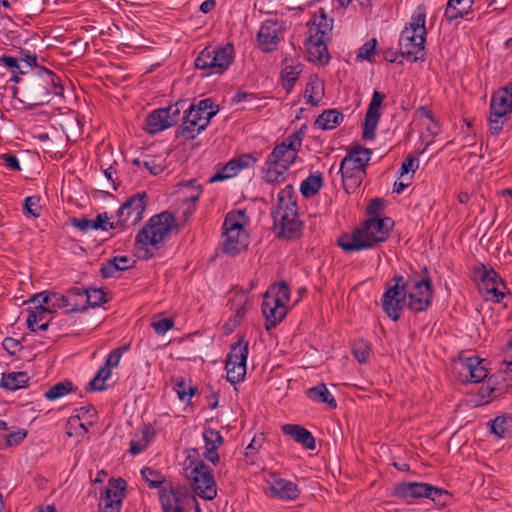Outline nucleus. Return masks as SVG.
Returning <instances> with one entry per match:
<instances>
[{
  "instance_id": "412c9836",
  "label": "nucleus",
  "mask_w": 512,
  "mask_h": 512,
  "mask_svg": "<svg viewBox=\"0 0 512 512\" xmlns=\"http://www.w3.org/2000/svg\"><path fill=\"white\" fill-rule=\"evenodd\" d=\"M459 374L470 383H479L487 377V369L483 360L477 356L460 358L458 361Z\"/></svg>"
},
{
  "instance_id": "680f3d73",
  "label": "nucleus",
  "mask_w": 512,
  "mask_h": 512,
  "mask_svg": "<svg viewBox=\"0 0 512 512\" xmlns=\"http://www.w3.org/2000/svg\"><path fill=\"white\" fill-rule=\"evenodd\" d=\"M151 326L157 334L162 335L173 328L174 321L171 318H162L153 321Z\"/></svg>"
},
{
  "instance_id": "4c0bfd02",
  "label": "nucleus",
  "mask_w": 512,
  "mask_h": 512,
  "mask_svg": "<svg viewBox=\"0 0 512 512\" xmlns=\"http://www.w3.org/2000/svg\"><path fill=\"white\" fill-rule=\"evenodd\" d=\"M248 357V342L240 338L238 342L231 346V351L227 356L226 363L235 362L246 364Z\"/></svg>"
},
{
  "instance_id": "ddd939ff",
  "label": "nucleus",
  "mask_w": 512,
  "mask_h": 512,
  "mask_svg": "<svg viewBox=\"0 0 512 512\" xmlns=\"http://www.w3.org/2000/svg\"><path fill=\"white\" fill-rule=\"evenodd\" d=\"M410 286L407 289L409 299L407 307L413 312H423L431 305L433 290L429 277L421 279H408Z\"/></svg>"
},
{
  "instance_id": "2f4dec72",
  "label": "nucleus",
  "mask_w": 512,
  "mask_h": 512,
  "mask_svg": "<svg viewBox=\"0 0 512 512\" xmlns=\"http://www.w3.org/2000/svg\"><path fill=\"white\" fill-rule=\"evenodd\" d=\"M307 396L317 402L327 404L332 409L337 407L335 398L331 395L324 383H319L318 385L309 388L307 390Z\"/></svg>"
},
{
  "instance_id": "f8f14e48",
  "label": "nucleus",
  "mask_w": 512,
  "mask_h": 512,
  "mask_svg": "<svg viewBox=\"0 0 512 512\" xmlns=\"http://www.w3.org/2000/svg\"><path fill=\"white\" fill-rule=\"evenodd\" d=\"M393 285H388L381 297V306L385 314L393 321L401 317V313L406 305L407 289L410 281H405L403 276L398 275L393 278Z\"/></svg>"
},
{
  "instance_id": "0e129e2a",
  "label": "nucleus",
  "mask_w": 512,
  "mask_h": 512,
  "mask_svg": "<svg viewBox=\"0 0 512 512\" xmlns=\"http://www.w3.org/2000/svg\"><path fill=\"white\" fill-rule=\"evenodd\" d=\"M234 161H236V167L238 171L252 167L257 159L252 154H242L237 158H233Z\"/></svg>"
},
{
  "instance_id": "aec40b11",
  "label": "nucleus",
  "mask_w": 512,
  "mask_h": 512,
  "mask_svg": "<svg viewBox=\"0 0 512 512\" xmlns=\"http://www.w3.org/2000/svg\"><path fill=\"white\" fill-rule=\"evenodd\" d=\"M262 313L266 319L265 328L270 330L276 327L286 316V305L279 304L278 299H272L270 291H266L263 296Z\"/></svg>"
},
{
  "instance_id": "f257e3e1",
  "label": "nucleus",
  "mask_w": 512,
  "mask_h": 512,
  "mask_svg": "<svg viewBox=\"0 0 512 512\" xmlns=\"http://www.w3.org/2000/svg\"><path fill=\"white\" fill-rule=\"evenodd\" d=\"M393 225L394 221L389 217H371L363 222L362 227L356 228L351 234L341 235L337 244L346 252L373 248L389 238Z\"/></svg>"
},
{
  "instance_id": "b1692460",
  "label": "nucleus",
  "mask_w": 512,
  "mask_h": 512,
  "mask_svg": "<svg viewBox=\"0 0 512 512\" xmlns=\"http://www.w3.org/2000/svg\"><path fill=\"white\" fill-rule=\"evenodd\" d=\"M270 490L274 497L282 500H296L300 495V489L297 484L292 481L279 478L276 475L272 476Z\"/></svg>"
},
{
  "instance_id": "c756f323",
  "label": "nucleus",
  "mask_w": 512,
  "mask_h": 512,
  "mask_svg": "<svg viewBox=\"0 0 512 512\" xmlns=\"http://www.w3.org/2000/svg\"><path fill=\"white\" fill-rule=\"evenodd\" d=\"M146 131L150 134H156L171 127V122H168L167 112L164 109H156L146 117Z\"/></svg>"
},
{
  "instance_id": "69168bd1",
  "label": "nucleus",
  "mask_w": 512,
  "mask_h": 512,
  "mask_svg": "<svg viewBox=\"0 0 512 512\" xmlns=\"http://www.w3.org/2000/svg\"><path fill=\"white\" fill-rule=\"evenodd\" d=\"M2 346L10 355H16L22 349L20 341L12 337H6L2 342Z\"/></svg>"
},
{
  "instance_id": "bb28decb",
  "label": "nucleus",
  "mask_w": 512,
  "mask_h": 512,
  "mask_svg": "<svg viewBox=\"0 0 512 512\" xmlns=\"http://www.w3.org/2000/svg\"><path fill=\"white\" fill-rule=\"evenodd\" d=\"M282 432L309 450H314L316 447L314 436L303 426L285 424L282 426Z\"/></svg>"
},
{
  "instance_id": "6ab92c4d",
  "label": "nucleus",
  "mask_w": 512,
  "mask_h": 512,
  "mask_svg": "<svg viewBox=\"0 0 512 512\" xmlns=\"http://www.w3.org/2000/svg\"><path fill=\"white\" fill-rule=\"evenodd\" d=\"M159 498L163 512H186L189 505V491L186 488L161 489Z\"/></svg>"
},
{
  "instance_id": "de8ad7c7",
  "label": "nucleus",
  "mask_w": 512,
  "mask_h": 512,
  "mask_svg": "<svg viewBox=\"0 0 512 512\" xmlns=\"http://www.w3.org/2000/svg\"><path fill=\"white\" fill-rule=\"evenodd\" d=\"M186 105V100H180L167 108H163L164 112H167V119L168 122H171V127L178 123L181 111L186 109Z\"/></svg>"
},
{
  "instance_id": "338daca9",
  "label": "nucleus",
  "mask_w": 512,
  "mask_h": 512,
  "mask_svg": "<svg viewBox=\"0 0 512 512\" xmlns=\"http://www.w3.org/2000/svg\"><path fill=\"white\" fill-rule=\"evenodd\" d=\"M143 166L152 174V175H158L163 170L164 167L161 163L157 161L156 158L150 157L147 160L143 161Z\"/></svg>"
},
{
  "instance_id": "4be33fe9",
  "label": "nucleus",
  "mask_w": 512,
  "mask_h": 512,
  "mask_svg": "<svg viewBox=\"0 0 512 512\" xmlns=\"http://www.w3.org/2000/svg\"><path fill=\"white\" fill-rule=\"evenodd\" d=\"M280 26L271 20L265 21L257 35L259 47L264 52H272L280 42Z\"/></svg>"
},
{
  "instance_id": "6e6552de",
  "label": "nucleus",
  "mask_w": 512,
  "mask_h": 512,
  "mask_svg": "<svg viewBox=\"0 0 512 512\" xmlns=\"http://www.w3.org/2000/svg\"><path fill=\"white\" fill-rule=\"evenodd\" d=\"M177 226L174 214L168 211L152 216L138 232L136 244L157 246Z\"/></svg>"
},
{
  "instance_id": "bf43d9fd",
  "label": "nucleus",
  "mask_w": 512,
  "mask_h": 512,
  "mask_svg": "<svg viewBox=\"0 0 512 512\" xmlns=\"http://www.w3.org/2000/svg\"><path fill=\"white\" fill-rule=\"evenodd\" d=\"M39 202L40 198L38 196L27 197L24 202V210L33 217H39L41 209Z\"/></svg>"
},
{
  "instance_id": "0eeeda50",
  "label": "nucleus",
  "mask_w": 512,
  "mask_h": 512,
  "mask_svg": "<svg viewBox=\"0 0 512 512\" xmlns=\"http://www.w3.org/2000/svg\"><path fill=\"white\" fill-rule=\"evenodd\" d=\"M184 464L185 475L191 481L194 492L204 499L213 500L217 490L211 468L203 461L192 459L190 456Z\"/></svg>"
},
{
  "instance_id": "f3484780",
  "label": "nucleus",
  "mask_w": 512,
  "mask_h": 512,
  "mask_svg": "<svg viewBox=\"0 0 512 512\" xmlns=\"http://www.w3.org/2000/svg\"><path fill=\"white\" fill-rule=\"evenodd\" d=\"M385 98L386 95L383 92L374 91L362 125V138L364 140H372L375 138L376 128L381 117L380 109Z\"/></svg>"
},
{
  "instance_id": "f03ea898",
  "label": "nucleus",
  "mask_w": 512,
  "mask_h": 512,
  "mask_svg": "<svg viewBox=\"0 0 512 512\" xmlns=\"http://www.w3.org/2000/svg\"><path fill=\"white\" fill-rule=\"evenodd\" d=\"M293 187L287 185L278 194L276 209L272 212L273 231L277 238L295 240L301 237L303 222L297 213V203L293 198Z\"/></svg>"
},
{
  "instance_id": "3c124183",
  "label": "nucleus",
  "mask_w": 512,
  "mask_h": 512,
  "mask_svg": "<svg viewBox=\"0 0 512 512\" xmlns=\"http://www.w3.org/2000/svg\"><path fill=\"white\" fill-rule=\"evenodd\" d=\"M116 258L113 257L108 259L105 263L102 264L100 273L103 278H111L115 277L116 273L119 271H125L121 264L116 262Z\"/></svg>"
},
{
  "instance_id": "2eb2a0df",
  "label": "nucleus",
  "mask_w": 512,
  "mask_h": 512,
  "mask_svg": "<svg viewBox=\"0 0 512 512\" xmlns=\"http://www.w3.org/2000/svg\"><path fill=\"white\" fill-rule=\"evenodd\" d=\"M426 36L416 32H409V28H405L401 32L399 39L400 55L412 62L424 61L426 57Z\"/></svg>"
},
{
  "instance_id": "58836bf2",
  "label": "nucleus",
  "mask_w": 512,
  "mask_h": 512,
  "mask_svg": "<svg viewBox=\"0 0 512 512\" xmlns=\"http://www.w3.org/2000/svg\"><path fill=\"white\" fill-rule=\"evenodd\" d=\"M83 294V289L78 287H73L68 291L69 309L67 310V313L83 312L87 310L85 300L82 298Z\"/></svg>"
},
{
  "instance_id": "393cba45",
  "label": "nucleus",
  "mask_w": 512,
  "mask_h": 512,
  "mask_svg": "<svg viewBox=\"0 0 512 512\" xmlns=\"http://www.w3.org/2000/svg\"><path fill=\"white\" fill-rule=\"evenodd\" d=\"M490 110L503 112L505 115L512 113V82L498 89L491 97Z\"/></svg>"
},
{
  "instance_id": "09e8293b",
  "label": "nucleus",
  "mask_w": 512,
  "mask_h": 512,
  "mask_svg": "<svg viewBox=\"0 0 512 512\" xmlns=\"http://www.w3.org/2000/svg\"><path fill=\"white\" fill-rule=\"evenodd\" d=\"M507 115L503 112H494L490 110L489 129L492 135H497L503 129Z\"/></svg>"
},
{
  "instance_id": "a18cd8bd",
  "label": "nucleus",
  "mask_w": 512,
  "mask_h": 512,
  "mask_svg": "<svg viewBox=\"0 0 512 512\" xmlns=\"http://www.w3.org/2000/svg\"><path fill=\"white\" fill-rule=\"evenodd\" d=\"M268 291L271 292L273 300H279V304L286 305L290 300V288L285 281L273 285Z\"/></svg>"
},
{
  "instance_id": "e2e57ef3",
  "label": "nucleus",
  "mask_w": 512,
  "mask_h": 512,
  "mask_svg": "<svg viewBox=\"0 0 512 512\" xmlns=\"http://www.w3.org/2000/svg\"><path fill=\"white\" fill-rule=\"evenodd\" d=\"M418 165V158L411 155L407 156L401 165L400 177L409 173V171L415 172V170L418 168Z\"/></svg>"
},
{
  "instance_id": "e433bc0d",
  "label": "nucleus",
  "mask_w": 512,
  "mask_h": 512,
  "mask_svg": "<svg viewBox=\"0 0 512 512\" xmlns=\"http://www.w3.org/2000/svg\"><path fill=\"white\" fill-rule=\"evenodd\" d=\"M323 185V177L321 173L317 175L311 174L300 185V191L306 198L316 195Z\"/></svg>"
},
{
  "instance_id": "7c9ffc66",
  "label": "nucleus",
  "mask_w": 512,
  "mask_h": 512,
  "mask_svg": "<svg viewBox=\"0 0 512 512\" xmlns=\"http://www.w3.org/2000/svg\"><path fill=\"white\" fill-rule=\"evenodd\" d=\"M344 120V115L335 110L327 109L323 111L315 120V126L322 130H331L339 126Z\"/></svg>"
},
{
  "instance_id": "4468645a",
  "label": "nucleus",
  "mask_w": 512,
  "mask_h": 512,
  "mask_svg": "<svg viewBox=\"0 0 512 512\" xmlns=\"http://www.w3.org/2000/svg\"><path fill=\"white\" fill-rule=\"evenodd\" d=\"M147 205V194L145 192L137 193L131 196L121 205L117 212V225L125 229L129 226H135L142 218Z\"/></svg>"
},
{
  "instance_id": "a211bd4d",
  "label": "nucleus",
  "mask_w": 512,
  "mask_h": 512,
  "mask_svg": "<svg viewBox=\"0 0 512 512\" xmlns=\"http://www.w3.org/2000/svg\"><path fill=\"white\" fill-rule=\"evenodd\" d=\"M505 289V283L493 269L480 275L478 290L486 300L500 302L505 296Z\"/></svg>"
},
{
  "instance_id": "39448f33",
  "label": "nucleus",
  "mask_w": 512,
  "mask_h": 512,
  "mask_svg": "<svg viewBox=\"0 0 512 512\" xmlns=\"http://www.w3.org/2000/svg\"><path fill=\"white\" fill-rule=\"evenodd\" d=\"M333 28V19L328 18L324 10L315 15L309 28L310 36L307 42L309 60L320 64H327L330 56L326 41L330 39Z\"/></svg>"
},
{
  "instance_id": "dca6fc26",
  "label": "nucleus",
  "mask_w": 512,
  "mask_h": 512,
  "mask_svg": "<svg viewBox=\"0 0 512 512\" xmlns=\"http://www.w3.org/2000/svg\"><path fill=\"white\" fill-rule=\"evenodd\" d=\"M127 483L122 478H112L108 481L99 504L101 512H120L122 501L125 498Z\"/></svg>"
},
{
  "instance_id": "5701e85b",
  "label": "nucleus",
  "mask_w": 512,
  "mask_h": 512,
  "mask_svg": "<svg viewBox=\"0 0 512 512\" xmlns=\"http://www.w3.org/2000/svg\"><path fill=\"white\" fill-rule=\"evenodd\" d=\"M29 314L27 317L28 328L36 332L37 330L46 331L50 325V315L53 314V310L50 307L37 305L27 309Z\"/></svg>"
},
{
  "instance_id": "052dcab7",
  "label": "nucleus",
  "mask_w": 512,
  "mask_h": 512,
  "mask_svg": "<svg viewBox=\"0 0 512 512\" xmlns=\"http://www.w3.org/2000/svg\"><path fill=\"white\" fill-rule=\"evenodd\" d=\"M27 430L23 428H19L17 431L11 432L5 436L6 445L8 447H13L19 445L26 437Z\"/></svg>"
},
{
  "instance_id": "f704fd0d",
  "label": "nucleus",
  "mask_w": 512,
  "mask_h": 512,
  "mask_svg": "<svg viewBox=\"0 0 512 512\" xmlns=\"http://www.w3.org/2000/svg\"><path fill=\"white\" fill-rule=\"evenodd\" d=\"M302 72L300 64H286L281 72L283 88L290 92Z\"/></svg>"
},
{
  "instance_id": "5fc2aeb1",
  "label": "nucleus",
  "mask_w": 512,
  "mask_h": 512,
  "mask_svg": "<svg viewBox=\"0 0 512 512\" xmlns=\"http://www.w3.org/2000/svg\"><path fill=\"white\" fill-rule=\"evenodd\" d=\"M303 136L304 133L302 132V130H298L289 135L280 145H284L288 150L297 153L299 148L301 147Z\"/></svg>"
},
{
  "instance_id": "c03bdc74",
  "label": "nucleus",
  "mask_w": 512,
  "mask_h": 512,
  "mask_svg": "<svg viewBox=\"0 0 512 512\" xmlns=\"http://www.w3.org/2000/svg\"><path fill=\"white\" fill-rule=\"evenodd\" d=\"M227 381L236 384L244 380L246 375V364L230 362L226 363Z\"/></svg>"
},
{
  "instance_id": "72a5a7b5",
  "label": "nucleus",
  "mask_w": 512,
  "mask_h": 512,
  "mask_svg": "<svg viewBox=\"0 0 512 512\" xmlns=\"http://www.w3.org/2000/svg\"><path fill=\"white\" fill-rule=\"evenodd\" d=\"M426 22V7L424 5H418L414 10L409 26V32H416L422 35H427V29L425 27Z\"/></svg>"
},
{
  "instance_id": "774afa93",
  "label": "nucleus",
  "mask_w": 512,
  "mask_h": 512,
  "mask_svg": "<svg viewBox=\"0 0 512 512\" xmlns=\"http://www.w3.org/2000/svg\"><path fill=\"white\" fill-rule=\"evenodd\" d=\"M384 205H385V202H384L383 199L375 198V199L370 201L369 205L366 208V213L369 216L376 217V215L383 210Z\"/></svg>"
},
{
  "instance_id": "9b49d317",
  "label": "nucleus",
  "mask_w": 512,
  "mask_h": 512,
  "mask_svg": "<svg viewBox=\"0 0 512 512\" xmlns=\"http://www.w3.org/2000/svg\"><path fill=\"white\" fill-rule=\"evenodd\" d=\"M392 495L407 502L414 499L428 498L437 505H444L448 492L428 483L401 482L395 485Z\"/></svg>"
},
{
  "instance_id": "a19ab883",
  "label": "nucleus",
  "mask_w": 512,
  "mask_h": 512,
  "mask_svg": "<svg viewBox=\"0 0 512 512\" xmlns=\"http://www.w3.org/2000/svg\"><path fill=\"white\" fill-rule=\"evenodd\" d=\"M324 95V86L319 79L311 80L305 89V97L307 102L313 106H317Z\"/></svg>"
},
{
  "instance_id": "7ed1b4c3",
  "label": "nucleus",
  "mask_w": 512,
  "mask_h": 512,
  "mask_svg": "<svg viewBox=\"0 0 512 512\" xmlns=\"http://www.w3.org/2000/svg\"><path fill=\"white\" fill-rule=\"evenodd\" d=\"M26 89L30 108L49 103L51 94L60 96L64 91L61 78L44 67H37L34 76L28 81Z\"/></svg>"
},
{
  "instance_id": "423d86ee",
  "label": "nucleus",
  "mask_w": 512,
  "mask_h": 512,
  "mask_svg": "<svg viewBox=\"0 0 512 512\" xmlns=\"http://www.w3.org/2000/svg\"><path fill=\"white\" fill-rule=\"evenodd\" d=\"M371 157V150L357 147L351 150L341 161L340 172L343 188L347 193H353L362 183L365 167Z\"/></svg>"
},
{
  "instance_id": "4d7b16f0",
  "label": "nucleus",
  "mask_w": 512,
  "mask_h": 512,
  "mask_svg": "<svg viewBox=\"0 0 512 512\" xmlns=\"http://www.w3.org/2000/svg\"><path fill=\"white\" fill-rule=\"evenodd\" d=\"M377 46V40L375 38H372L371 40L364 43L357 54V59L360 60H371V57L375 53V49Z\"/></svg>"
},
{
  "instance_id": "c85d7f7f",
  "label": "nucleus",
  "mask_w": 512,
  "mask_h": 512,
  "mask_svg": "<svg viewBox=\"0 0 512 512\" xmlns=\"http://www.w3.org/2000/svg\"><path fill=\"white\" fill-rule=\"evenodd\" d=\"M296 158V152L290 151L286 146L280 144L277 145L267 157V159L270 160V165H280L283 169H289Z\"/></svg>"
},
{
  "instance_id": "cd10ccee",
  "label": "nucleus",
  "mask_w": 512,
  "mask_h": 512,
  "mask_svg": "<svg viewBox=\"0 0 512 512\" xmlns=\"http://www.w3.org/2000/svg\"><path fill=\"white\" fill-rule=\"evenodd\" d=\"M473 2L474 0H449L445 8V19L449 23L462 19L469 13Z\"/></svg>"
},
{
  "instance_id": "ea45409f",
  "label": "nucleus",
  "mask_w": 512,
  "mask_h": 512,
  "mask_svg": "<svg viewBox=\"0 0 512 512\" xmlns=\"http://www.w3.org/2000/svg\"><path fill=\"white\" fill-rule=\"evenodd\" d=\"M288 169H283L280 165H270V160H266L262 170V179L266 183H277L285 180L284 172Z\"/></svg>"
},
{
  "instance_id": "8fccbe9b",
  "label": "nucleus",
  "mask_w": 512,
  "mask_h": 512,
  "mask_svg": "<svg viewBox=\"0 0 512 512\" xmlns=\"http://www.w3.org/2000/svg\"><path fill=\"white\" fill-rule=\"evenodd\" d=\"M352 353L359 363H366L370 356V346L365 341H357L353 344Z\"/></svg>"
},
{
  "instance_id": "6e6d98bb",
  "label": "nucleus",
  "mask_w": 512,
  "mask_h": 512,
  "mask_svg": "<svg viewBox=\"0 0 512 512\" xmlns=\"http://www.w3.org/2000/svg\"><path fill=\"white\" fill-rule=\"evenodd\" d=\"M174 389L181 401H184L186 398L190 399L196 392L194 387L187 386L183 378L176 381Z\"/></svg>"
},
{
  "instance_id": "9d476101",
  "label": "nucleus",
  "mask_w": 512,
  "mask_h": 512,
  "mask_svg": "<svg viewBox=\"0 0 512 512\" xmlns=\"http://www.w3.org/2000/svg\"><path fill=\"white\" fill-rule=\"evenodd\" d=\"M244 217L243 211L229 212L225 217L222 228L226 236L223 244L226 254L237 255L247 247L248 236L242 224Z\"/></svg>"
},
{
  "instance_id": "473e14b6",
  "label": "nucleus",
  "mask_w": 512,
  "mask_h": 512,
  "mask_svg": "<svg viewBox=\"0 0 512 512\" xmlns=\"http://www.w3.org/2000/svg\"><path fill=\"white\" fill-rule=\"evenodd\" d=\"M28 381L26 372H12L2 375L1 386L13 391L25 387Z\"/></svg>"
},
{
  "instance_id": "20e7f679",
  "label": "nucleus",
  "mask_w": 512,
  "mask_h": 512,
  "mask_svg": "<svg viewBox=\"0 0 512 512\" xmlns=\"http://www.w3.org/2000/svg\"><path fill=\"white\" fill-rule=\"evenodd\" d=\"M218 106L211 99H202L196 105L191 104L184 110L183 123L176 131L177 137L187 140L194 139L209 124L211 118L217 114Z\"/></svg>"
},
{
  "instance_id": "37998d69",
  "label": "nucleus",
  "mask_w": 512,
  "mask_h": 512,
  "mask_svg": "<svg viewBox=\"0 0 512 512\" xmlns=\"http://www.w3.org/2000/svg\"><path fill=\"white\" fill-rule=\"evenodd\" d=\"M73 387V383L69 380L56 383L44 393V397L50 401L56 400L73 391Z\"/></svg>"
},
{
  "instance_id": "603ef678",
  "label": "nucleus",
  "mask_w": 512,
  "mask_h": 512,
  "mask_svg": "<svg viewBox=\"0 0 512 512\" xmlns=\"http://www.w3.org/2000/svg\"><path fill=\"white\" fill-rule=\"evenodd\" d=\"M129 349H130V344H124L120 347L113 349L109 353V355L106 359L105 365L110 369L117 367L120 362L121 357Z\"/></svg>"
},
{
  "instance_id": "864d4df0",
  "label": "nucleus",
  "mask_w": 512,
  "mask_h": 512,
  "mask_svg": "<svg viewBox=\"0 0 512 512\" xmlns=\"http://www.w3.org/2000/svg\"><path fill=\"white\" fill-rule=\"evenodd\" d=\"M91 227L94 230L107 231L108 229H115L119 227L117 222H109L107 213L98 214L95 220H91Z\"/></svg>"
},
{
  "instance_id": "1a4fd4ad",
  "label": "nucleus",
  "mask_w": 512,
  "mask_h": 512,
  "mask_svg": "<svg viewBox=\"0 0 512 512\" xmlns=\"http://www.w3.org/2000/svg\"><path fill=\"white\" fill-rule=\"evenodd\" d=\"M234 59V47L228 43L221 47H205L195 59L197 69L207 71L206 75L223 74Z\"/></svg>"
},
{
  "instance_id": "79ce46f5",
  "label": "nucleus",
  "mask_w": 512,
  "mask_h": 512,
  "mask_svg": "<svg viewBox=\"0 0 512 512\" xmlns=\"http://www.w3.org/2000/svg\"><path fill=\"white\" fill-rule=\"evenodd\" d=\"M82 295L85 305L88 307H96L107 302L106 293L100 288L83 289Z\"/></svg>"
},
{
  "instance_id": "49530a36",
  "label": "nucleus",
  "mask_w": 512,
  "mask_h": 512,
  "mask_svg": "<svg viewBox=\"0 0 512 512\" xmlns=\"http://www.w3.org/2000/svg\"><path fill=\"white\" fill-rule=\"evenodd\" d=\"M141 475L148 482L150 488H159L165 481V477L159 471L149 467H144L141 470Z\"/></svg>"
},
{
  "instance_id": "a878e982",
  "label": "nucleus",
  "mask_w": 512,
  "mask_h": 512,
  "mask_svg": "<svg viewBox=\"0 0 512 512\" xmlns=\"http://www.w3.org/2000/svg\"><path fill=\"white\" fill-rule=\"evenodd\" d=\"M204 441H205V458L216 465L219 463V454L217 453V449L223 444V437L219 431L207 428L203 433Z\"/></svg>"
},
{
  "instance_id": "c9c22d12",
  "label": "nucleus",
  "mask_w": 512,
  "mask_h": 512,
  "mask_svg": "<svg viewBox=\"0 0 512 512\" xmlns=\"http://www.w3.org/2000/svg\"><path fill=\"white\" fill-rule=\"evenodd\" d=\"M490 431L499 438H506L512 432V418L498 416L490 421Z\"/></svg>"
},
{
  "instance_id": "13d9d810",
  "label": "nucleus",
  "mask_w": 512,
  "mask_h": 512,
  "mask_svg": "<svg viewBox=\"0 0 512 512\" xmlns=\"http://www.w3.org/2000/svg\"><path fill=\"white\" fill-rule=\"evenodd\" d=\"M148 436H149V431L146 429L143 431V435H142L141 439L132 440L130 442L129 452L132 455H137V454L143 452L146 449L148 442H149Z\"/></svg>"
}]
</instances>
